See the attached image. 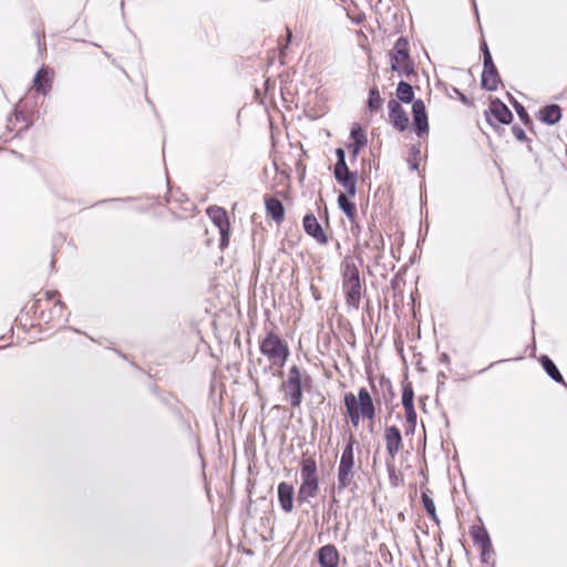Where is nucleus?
Listing matches in <instances>:
<instances>
[{
  "label": "nucleus",
  "instance_id": "f257e3e1",
  "mask_svg": "<svg viewBox=\"0 0 567 567\" xmlns=\"http://www.w3.org/2000/svg\"><path fill=\"white\" fill-rule=\"evenodd\" d=\"M343 402L350 422L354 427H358L361 417L373 421L375 406L371 394L365 388L359 389L358 395L347 392L343 396Z\"/></svg>",
  "mask_w": 567,
  "mask_h": 567
},
{
  "label": "nucleus",
  "instance_id": "f03ea898",
  "mask_svg": "<svg viewBox=\"0 0 567 567\" xmlns=\"http://www.w3.org/2000/svg\"><path fill=\"white\" fill-rule=\"evenodd\" d=\"M342 290L346 295L347 303L358 309L361 300L362 282L359 269L352 261H344L343 264Z\"/></svg>",
  "mask_w": 567,
  "mask_h": 567
},
{
  "label": "nucleus",
  "instance_id": "7ed1b4c3",
  "mask_svg": "<svg viewBox=\"0 0 567 567\" xmlns=\"http://www.w3.org/2000/svg\"><path fill=\"white\" fill-rule=\"evenodd\" d=\"M354 437L350 435L347 445L344 446L339 466H338V484L336 489L341 493L346 488L355 485L354 483V453H353Z\"/></svg>",
  "mask_w": 567,
  "mask_h": 567
},
{
  "label": "nucleus",
  "instance_id": "20e7f679",
  "mask_svg": "<svg viewBox=\"0 0 567 567\" xmlns=\"http://www.w3.org/2000/svg\"><path fill=\"white\" fill-rule=\"evenodd\" d=\"M260 352L278 368L285 365L290 353L287 343L274 332H269L260 342Z\"/></svg>",
  "mask_w": 567,
  "mask_h": 567
},
{
  "label": "nucleus",
  "instance_id": "39448f33",
  "mask_svg": "<svg viewBox=\"0 0 567 567\" xmlns=\"http://www.w3.org/2000/svg\"><path fill=\"white\" fill-rule=\"evenodd\" d=\"M391 70L399 74L409 76L414 72L413 62L409 54V42L405 38L400 37L393 49L390 51Z\"/></svg>",
  "mask_w": 567,
  "mask_h": 567
},
{
  "label": "nucleus",
  "instance_id": "423d86ee",
  "mask_svg": "<svg viewBox=\"0 0 567 567\" xmlns=\"http://www.w3.org/2000/svg\"><path fill=\"white\" fill-rule=\"evenodd\" d=\"M292 408H299L302 401V372L297 365L289 369L287 380L281 383Z\"/></svg>",
  "mask_w": 567,
  "mask_h": 567
},
{
  "label": "nucleus",
  "instance_id": "0eeeda50",
  "mask_svg": "<svg viewBox=\"0 0 567 567\" xmlns=\"http://www.w3.org/2000/svg\"><path fill=\"white\" fill-rule=\"evenodd\" d=\"M213 223L218 227L220 234V246L225 247L229 240V224L225 209L220 207H210L207 210Z\"/></svg>",
  "mask_w": 567,
  "mask_h": 567
},
{
  "label": "nucleus",
  "instance_id": "6e6552de",
  "mask_svg": "<svg viewBox=\"0 0 567 567\" xmlns=\"http://www.w3.org/2000/svg\"><path fill=\"white\" fill-rule=\"evenodd\" d=\"M389 122L400 132H403L409 126V117L401 104L396 100L388 102Z\"/></svg>",
  "mask_w": 567,
  "mask_h": 567
},
{
  "label": "nucleus",
  "instance_id": "1a4fd4ad",
  "mask_svg": "<svg viewBox=\"0 0 567 567\" xmlns=\"http://www.w3.org/2000/svg\"><path fill=\"white\" fill-rule=\"evenodd\" d=\"M414 130L417 136L429 131L427 115L422 100H415L412 105Z\"/></svg>",
  "mask_w": 567,
  "mask_h": 567
},
{
  "label": "nucleus",
  "instance_id": "9d476101",
  "mask_svg": "<svg viewBox=\"0 0 567 567\" xmlns=\"http://www.w3.org/2000/svg\"><path fill=\"white\" fill-rule=\"evenodd\" d=\"M305 231L319 244L326 245L328 237L313 214H307L302 220Z\"/></svg>",
  "mask_w": 567,
  "mask_h": 567
},
{
  "label": "nucleus",
  "instance_id": "9b49d317",
  "mask_svg": "<svg viewBox=\"0 0 567 567\" xmlns=\"http://www.w3.org/2000/svg\"><path fill=\"white\" fill-rule=\"evenodd\" d=\"M384 439L388 454L390 455L391 462H393L395 455L402 447L401 432L395 425H391L385 429Z\"/></svg>",
  "mask_w": 567,
  "mask_h": 567
},
{
  "label": "nucleus",
  "instance_id": "f8f14e48",
  "mask_svg": "<svg viewBox=\"0 0 567 567\" xmlns=\"http://www.w3.org/2000/svg\"><path fill=\"white\" fill-rule=\"evenodd\" d=\"M489 114L488 122L492 124L493 118L502 124H509L513 120V114L511 110L499 100L492 101L489 105Z\"/></svg>",
  "mask_w": 567,
  "mask_h": 567
},
{
  "label": "nucleus",
  "instance_id": "ddd939ff",
  "mask_svg": "<svg viewBox=\"0 0 567 567\" xmlns=\"http://www.w3.org/2000/svg\"><path fill=\"white\" fill-rule=\"evenodd\" d=\"M319 488L318 477H301V485L298 491L297 499L300 503L307 502L316 496Z\"/></svg>",
  "mask_w": 567,
  "mask_h": 567
},
{
  "label": "nucleus",
  "instance_id": "4468645a",
  "mask_svg": "<svg viewBox=\"0 0 567 567\" xmlns=\"http://www.w3.org/2000/svg\"><path fill=\"white\" fill-rule=\"evenodd\" d=\"M317 557L321 567H338L339 553L333 545H324L319 548Z\"/></svg>",
  "mask_w": 567,
  "mask_h": 567
},
{
  "label": "nucleus",
  "instance_id": "2eb2a0df",
  "mask_svg": "<svg viewBox=\"0 0 567 567\" xmlns=\"http://www.w3.org/2000/svg\"><path fill=\"white\" fill-rule=\"evenodd\" d=\"M278 498L281 508L286 513H290L293 507V487L292 485L281 482L278 485Z\"/></svg>",
  "mask_w": 567,
  "mask_h": 567
},
{
  "label": "nucleus",
  "instance_id": "dca6fc26",
  "mask_svg": "<svg viewBox=\"0 0 567 567\" xmlns=\"http://www.w3.org/2000/svg\"><path fill=\"white\" fill-rule=\"evenodd\" d=\"M481 82L483 89L487 91H495L499 83V75L496 66L484 69Z\"/></svg>",
  "mask_w": 567,
  "mask_h": 567
},
{
  "label": "nucleus",
  "instance_id": "f3484780",
  "mask_svg": "<svg viewBox=\"0 0 567 567\" xmlns=\"http://www.w3.org/2000/svg\"><path fill=\"white\" fill-rule=\"evenodd\" d=\"M266 210H267V214L270 215L271 218L276 223H280L284 219L285 208H284L282 203L279 199H277L275 197L267 198L266 199Z\"/></svg>",
  "mask_w": 567,
  "mask_h": 567
},
{
  "label": "nucleus",
  "instance_id": "a211bd4d",
  "mask_svg": "<svg viewBox=\"0 0 567 567\" xmlns=\"http://www.w3.org/2000/svg\"><path fill=\"white\" fill-rule=\"evenodd\" d=\"M336 179L338 183L342 185L346 190V194L349 196H354L357 193V175L355 173H347V174H337Z\"/></svg>",
  "mask_w": 567,
  "mask_h": 567
},
{
  "label": "nucleus",
  "instance_id": "6ab92c4d",
  "mask_svg": "<svg viewBox=\"0 0 567 567\" xmlns=\"http://www.w3.org/2000/svg\"><path fill=\"white\" fill-rule=\"evenodd\" d=\"M470 534H471L474 543L478 547H485V549L491 548L492 542H491L488 532L486 530V528L484 526H473L470 530Z\"/></svg>",
  "mask_w": 567,
  "mask_h": 567
},
{
  "label": "nucleus",
  "instance_id": "aec40b11",
  "mask_svg": "<svg viewBox=\"0 0 567 567\" xmlns=\"http://www.w3.org/2000/svg\"><path fill=\"white\" fill-rule=\"evenodd\" d=\"M561 117V110L556 104L545 106L540 111V120L549 125L556 124Z\"/></svg>",
  "mask_w": 567,
  "mask_h": 567
},
{
  "label": "nucleus",
  "instance_id": "412c9836",
  "mask_svg": "<svg viewBox=\"0 0 567 567\" xmlns=\"http://www.w3.org/2000/svg\"><path fill=\"white\" fill-rule=\"evenodd\" d=\"M539 361L544 368V370L546 371V373L555 381V382H558V383H565L564 382V378L561 375V373L559 372L558 368L556 367V364L554 363V361L548 357V355H542L539 358Z\"/></svg>",
  "mask_w": 567,
  "mask_h": 567
},
{
  "label": "nucleus",
  "instance_id": "4be33fe9",
  "mask_svg": "<svg viewBox=\"0 0 567 567\" xmlns=\"http://www.w3.org/2000/svg\"><path fill=\"white\" fill-rule=\"evenodd\" d=\"M351 137L353 143L349 147L352 150L353 155L357 156L368 141L360 127H354L351 130Z\"/></svg>",
  "mask_w": 567,
  "mask_h": 567
},
{
  "label": "nucleus",
  "instance_id": "5701e85b",
  "mask_svg": "<svg viewBox=\"0 0 567 567\" xmlns=\"http://www.w3.org/2000/svg\"><path fill=\"white\" fill-rule=\"evenodd\" d=\"M349 195L347 194H340L338 196V204L339 207L342 209V212L347 215V217L350 219L351 223H353L355 218V205L352 203L349 198Z\"/></svg>",
  "mask_w": 567,
  "mask_h": 567
},
{
  "label": "nucleus",
  "instance_id": "b1692460",
  "mask_svg": "<svg viewBox=\"0 0 567 567\" xmlns=\"http://www.w3.org/2000/svg\"><path fill=\"white\" fill-rule=\"evenodd\" d=\"M396 96L403 103L414 102V92L412 85L404 81L399 82L396 87Z\"/></svg>",
  "mask_w": 567,
  "mask_h": 567
},
{
  "label": "nucleus",
  "instance_id": "393cba45",
  "mask_svg": "<svg viewBox=\"0 0 567 567\" xmlns=\"http://www.w3.org/2000/svg\"><path fill=\"white\" fill-rule=\"evenodd\" d=\"M301 477H318L317 463L313 457H303L301 461Z\"/></svg>",
  "mask_w": 567,
  "mask_h": 567
},
{
  "label": "nucleus",
  "instance_id": "a878e982",
  "mask_svg": "<svg viewBox=\"0 0 567 567\" xmlns=\"http://www.w3.org/2000/svg\"><path fill=\"white\" fill-rule=\"evenodd\" d=\"M383 100L381 99L380 92L377 86H373L369 91L368 107L371 112L378 111L382 105Z\"/></svg>",
  "mask_w": 567,
  "mask_h": 567
},
{
  "label": "nucleus",
  "instance_id": "bb28decb",
  "mask_svg": "<svg viewBox=\"0 0 567 567\" xmlns=\"http://www.w3.org/2000/svg\"><path fill=\"white\" fill-rule=\"evenodd\" d=\"M427 492L429 491L422 492V495H421L422 503H423V506H424L426 513L429 514V516L432 519H434L435 522H437L435 504H434V501L432 499V497L429 495Z\"/></svg>",
  "mask_w": 567,
  "mask_h": 567
},
{
  "label": "nucleus",
  "instance_id": "cd10ccee",
  "mask_svg": "<svg viewBox=\"0 0 567 567\" xmlns=\"http://www.w3.org/2000/svg\"><path fill=\"white\" fill-rule=\"evenodd\" d=\"M413 399H414V392L411 386V384H406L403 386L402 391V405L403 408H413Z\"/></svg>",
  "mask_w": 567,
  "mask_h": 567
},
{
  "label": "nucleus",
  "instance_id": "c85d7f7f",
  "mask_svg": "<svg viewBox=\"0 0 567 567\" xmlns=\"http://www.w3.org/2000/svg\"><path fill=\"white\" fill-rule=\"evenodd\" d=\"M47 75V71L44 69H40L33 80V87L37 92L47 94V90L42 83L43 78Z\"/></svg>",
  "mask_w": 567,
  "mask_h": 567
},
{
  "label": "nucleus",
  "instance_id": "c756f323",
  "mask_svg": "<svg viewBox=\"0 0 567 567\" xmlns=\"http://www.w3.org/2000/svg\"><path fill=\"white\" fill-rule=\"evenodd\" d=\"M420 155H421L420 147L416 146V145H413L411 147V150H410L411 158L409 159V163L411 165V169H413V171H417L419 169L417 158L420 157Z\"/></svg>",
  "mask_w": 567,
  "mask_h": 567
},
{
  "label": "nucleus",
  "instance_id": "7c9ffc66",
  "mask_svg": "<svg viewBox=\"0 0 567 567\" xmlns=\"http://www.w3.org/2000/svg\"><path fill=\"white\" fill-rule=\"evenodd\" d=\"M404 411H405L406 422L410 425L415 426V424H416V412L414 410V406L413 408H405Z\"/></svg>",
  "mask_w": 567,
  "mask_h": 567
},
{
  "label": "nucleus",
  "instance_id": "2f4dec72",
  "mask_svg": "<svg viewBox=\"0 0 567 567\" xmlns=\"http://www.w3.org/2000/svg\"><path fill=\"white\" fill-rule=\"evenodd\" d=\"M347 173H350V171L348 168L346 161H337V163L334 165V171H333L334 176L337 174L340 175V174H347Z\"/></svg>",
  "mask_w": 567,
  "mask_h": 567
},
{
  "label": "nucleus",
  "instance_id": "473e14b6",
  "mask_svg": "<svg viewBox=\"0 0 567 567\" xmlns=\"http://www.w3.org/2000/svg\"><path fill=\"white\" fill-rule=\"evenodd\" d=\"M515 109L517 111V114H518L519 118L524 123H528L529 122V116H528V113L526 112V110L524 109V106L516 102L515 103Z\"/></svg>",
  "mask_w": 567,
  "mask_h": 567
},
{
  "label": "nucleus",
  "instance_id": "72a5a7b5",
  "mask_svg": "<svg viewBox=\"0 0 567 567\" xmlns=\"http://www.w3.org/2000/svg\"><path fill=\"white\" fill-rule=\"evenodd\" d=\"M512 131H513L514 136H515L518 141H522V142H523V141H526V138H527V137H526V133H525V131H524L522 127H519V126L515 125V126H513V127H512Z\"/></svg>",
  "mask_w": 567,
  "mask_h": 567
},
{
  "label": "nucleus",
  "instance_id": "f704fd0d",
  "mask_svg": "<svg viewBox=\"0 0 567 567\" xmlns=\"http://www.w3.org/2000/svg\"><path fill=\"white\" fill-rule=\"evenodd\" d=\"M483 63H484V69L495 66L489 50H484Z\"/></svg>",
  "mask_w": 567,
  "mask_h": 567
},
{
  "label": "nucleus",
  "instance_id": "c9c22d12",
  "mask_svg": "<svg viewBox=\"0 0 567 567\" xmlns=\"http://www.w3.org/2000/svg\"><path fill=\"white\" fill-rule=\"evenodd\" d=\"M481 549V559L483 563H487L488 559L491 558L492 556V553H493V547L491 546V548H486L485 550V547H480Z\"/></svg>",
  "mask_w": 567,
  "mask_h": 567
},
{
  "label": "nucleus",
  "instance_id": "e433bc0d",
  "mask_svg": "<svg viewBox=\"0 0 567 567\" xmlns=\"http://www.w3.org/2000/svg\"><path fill=\"white\" fill-rule=\"evenodd\" d=\"M63 308H64V305L59 300L58 302H55L53 309L51 310V312L56 316H62V311H63Z\"/></svg>",
  "mask_w": 567,
  "mask_h": 567
},
{
  "label": "nucleus",
  "instance_id": "4c0bfd02",
  "mask_svg": "<svg viewBox=\"0 0 567 567\" xmlns=\"http://www.w3.org/2000/svg\"><path fill=\"white\" fill-rule=\"evenodd\" d=\"M351 233L352 235L358 238L359 236V233H360V226L358 225V223L355 221V219L353 220V223H351Z\"/></svg>",
  "mask_w": 567,
  "mask_h": 567
},
{
  "label": "nucleus",
  "instance_id": "58836bf2",
  "mask_svg": "<svg viewBox=\"0 0 567 567\" xmlns=\"http://www.w3.org/2000/svg\"><path fill=\"white\" fill-rule=\"evenodd\" d=\"M336 156H337V161H346V153H344V150L339 147L336 150Z\"/></svg>",
  "mask_w": 567,
  "mask_h": 567
},
{
  "label": "nucleus",
  "instance_id": "ea45409f",
  "mask_svg": "<svg viewBox=\"0 0 567 567\" xmlns=\"http://www.w3.org/2000/svg\"><path fill=\"white\" fill-rule=\"evenodd\" d=\"M56 291H47L45 297L48 300H52L56 296Z\"/></svg>",
  "mask_w": 567,
  "mask_h": 567
},
{
  "label": "nucleus",
  "instance_id": "a19ab883",
  "mask_svg": "<svg viewBox=\"0 0 567 567\" xmlns=\"http://www.w3.org/2000/svg\"><path fill=\"white\" fill-rule=\"evenodd\" d=\"M440 360L443 363H449L450 362V358H449V355L446 353H442Z\"/></svg>",
  "mask_w": 567,
  "mask_h": 567
},
{
  "label": "nucleus",
  "instance_id": "79ce46f5",
  "mask_svg": "<svg viewBox=\"0 0 567 567\" xmlns=\"http://www.w3.org/2000/svg\"><path fill=\"white\" fill-rule=\"evenodd\" d=\"M381 240H382V237H381V235H379L378 240H374V239H373V246H374L375 248H379V244H378V241H381Z\"/></svg>",
  "mask_w": 567,
  "mask_h": 567
},
{
  "label": "nucleus",
  "instance_id": "37998d69",
  "mask_svg": "<svg viewBox=\"0 0 567 567\" xmlns=\"http://www.w3.org/2000/svg\"><path fill=\"white\" fill-rule=\"evenodd\" d=\"M455 92L460 95V97H461V100H462L463 102H465V101H466V96H465L464 94H462L458 90H455Z\"/></svg>",
  "mask_w": 567,
  "mask_h": 567
},
{
  "label": "nucleus",
  "instance_id": "c03bdc74",
  "mask_svg": "<svg viewBox=\"0 0 567 567\" xmlns=\"http://www.w3.org/2000/svg\"><path fill=\"white\" fill-rule=\"evenodd\" d=\"M484 50H488L487 44L485 42L482 43V51L484 52Z\"/></svg>",
  "mask_w": 567,
  "mask_h": 567
},
{
  "label": "nucleus",
  "instance_id": "a18cd8bd",
  "mask_svg": "<svg viewBox=\"0 0 567 567\" xmlns=\"http://www.w3.org/2000/svg\"><path fill=\"white\" fill-rule=\"evenodd\" d=\"M370 422H373V421H370ZM369 430H370V432H372V431H373V423H370V424H369Z\"/></svg>",
  "mask_w": 567,
  "mask_h": 567
}]
</instances>
